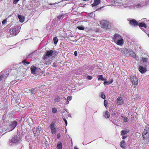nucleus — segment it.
<instances>
[{
	"instance_id": "1",
	"label": "nucleus",
	"mask_w": 149,
	"mask_h": 149,
	"mask_svg": "<svg viewBox=\"0 0 149 149\" xmlns=\"http://www.w3.org/2000/svg\"><path fill=\"white\" fill-rule=\"evenodd\" d=\"M22 137L17 134L13 137L9 141V144L12 146L14 144H17L21 141Z\"/></svg>"
},
{
	"instance_id": "2",
	"label": "nucleus",
	"mask_w": 149,
	"mask_h": 149,
	"mask_svg": "<svg viewBox=\"0 0 149 149\" xmlns=\"http://www.w3.org/2000/svg\"><path fill=\"white\" fill-rule=\"evenodd\" d=\"M143 137L145 139L149 138V125H147L145 127L143 133Z\"/></svg>"
},
{
	"instance_id": "3",
	"label": "nucleus",
	"mask_w": 149,
	"mask_h": 149,
	"mask_svg": "<svg viewBox=\"0 0 149 149\" xmlns=\"http://www.w3.org/2000/svg\"><path fill=\"white\" fill-rule=\"evenodd\" d=\"M121 53L124 55H130L133 57H135L136 54L135 53L132 51H128L127 50L124 49V51H121Z\"/></svg>"
},
{
	"instance_id": "4",
	"label": "nucleus",
	"mask_w": 149,
	"mask_h": 149,
	"mask_svg": "<svg viewBox=\"0 0 149 149\" xmlns=\"http://www.w3.org/2000/svg\"><path fill=\"white\" fill-rule=\"evenodd\" d=\"M31 72L32 73L36 75L38 74V73H39L41 70L40 68L33 66H31Z\"/></svg>"
},
{
	"instance_id": "5",
	"label": "nucleus",
	"mask_w": 149,
	"mask_h": 149,
	"mask_svg": "<svg viewBox=\"0 0 149 149\" xmlns=\"http://www.w3.org/2000/svg\"><path fill=\"white\" fill-rule=\"evenodd\" d=\"M130 80L132 82L135 86H137L138 84V80L135 75H132L130 77Z\"/></svg>"
},
{
	"instance_id": "6",
	"label": "nucleus",
	"mask_w": 149,
	"mask_h": 149,
	"mask_svg": "<svg viewBox=\"0 0 149 149\" xmlns=\"http://www.w3.org/2000/svg\"><path fill=\"white\" fill-rule=\"evenodd\" d=\"M55 51H53L52 50H48L46 52V54L44 55L43 59L44 60H45L47 57H50L52 56L53 53L55 52Z\"/></svg>"
},
{
	"instance_id": "7",
	"label": "nucleus",
	"mask_w": 149,
	"mask_h": 149,
	"mask_svg": "<svg viewBox=\"0 0 149 149\" xmlns=\"http://www.w3.org/2000/svg\"><path fill=\"white\" fill-rule=\"evenodd\" d=\"M100 24L102 28L106 29L108 27L109 22L108 21L103 20L100 21Z\"/></svg>"
},
{
	"instance_id": "8",
	"label": "nucleus",
	"mask_w": 149,
	"mask_h": 149,
	"mask_svg": "<svg viewBox=\"0 0 149 149\" xmlns=\"http://www.w3.org/2000/svg\"><path fill=\"white\" fill-rule=\"evenodd\" d=\"M9 33L10 35L13 36H16L18 33V31L16 30V28L10 29L9 31Z\"/></svg>"
},
{
	"instance_id": "9",
	"label": "nucleus",
	"mask_w": 149,
	"mask_h": 149,
	"mask_svg": "<svg viewBox=\"0 0 149 149\" xmlns=\"http://www.w3.org/2000/svg\"><path fill=\"white\" fill-rule=\"evenodd\" d=\"M116 103L119 105H121L124 103V101L122 97H118L116 100Z\"/></svg>"
},
{
	"instance_id": "10",
	"label": "nucleus",
	"mask_w": 149,
	"mask_h": 149,
	"mask_svg": "<svg viewBox=\"0 0 149 149\" xmlns=\"http://www.w3.org/2000/svg\"><path fill=\"white\" fill-rule=\"evenodd\" d=\"M129 24L133 26H136L138 25V22L134 19H132L130 20Z\"/></svg>"
},
{
	"instance_id": "11",
	"label": "nucleus",
	"mask_w": 149,
	"mask_h": 149,
	"mask_svg": "<svg viewBox=\"0 0 149 149\" xmlns=\"http://www.w3.org/2000/svg\"><path fill=\"white\" fill-rule=\"evenodd\" d=\"M122 38V37L121 36L119 35L118 34L115 33L113 36V40L114 41L116 42L120 39L121 38Z\"/></svg>"
},
{
	"instance_id": "12",
	"label": "nucleus",
	"mask_w": 149,
	"mask_h": 149,
	"mask_svg": "<svg viewBox=\"0 0 149 149\" xmlns=\"http://www.w3.org/2000/svg\"><path fill=\"white\" fill-rule=\"evenodd\" d=\"M17 121H14L12 122L10 125V127L11 129V130H12L14 129L16 127L17 125Z\"/></svg>"
},
{
	"instance_id": "13",
	"label": "nucleus",
	"mask_w": 149,
	"mask_h": 149,
	"mask_svg": "<svg viewBox=\"0 0 149 149\" xmlns=\"http://www.w3.org/2000/svg\"><path fill=\"white\" fill-rule=\"evenodd\" d=\"M139 71L142 74L146 72L147 70L146 68H144L142 66H140L139 68Z\"/></svg>"
},
{
	"instance_id": "14",
	"label": "nucleus",
	"mask_w": 149,
	"mask_h": 149,
	"mask_svg": "<svg viewBox=\"0 0 149 149\" xmlns=\"http://www.w3.org/2000/svg\"><path fill=\"white\" fill-rule=\"evenodd\" d=\"M116 44L118 45H122L123 43V37L116 41Z\"/></svg>"
},
{
	"instance_id": "15",
	"label": "nucleus",
	"mask_w": 149,
	"mask_h": 149,
	"mask_svg": "<svg viewBox=\"0 0 149 149\" xmlns=\"http://www.w3.org/2000/svg\"><path fill=\"white\" fill-rule=\"evenodd\" d=\"M100 3V0H94V3L92 4V5L93 6H95L98 5Z\"/></svg>"
},
{
	"instance_id": "16",
	"label": "nucleus",
	"mask_w": 149,
	"mask_h": 149,
	"mask_svg": "<svg viewBox=\"0 0 149 149\" xmlns=\"http://www.w3.org/2000/svg\"><path fill=\"white\" fill-rule=\"evenodd\" d=\"M18 17L19 19L20 22H23L24 21V18L23 16L21 15H18Z\"/></svg>"
},
{
	"instance_id": "17",
	"label": "nucleus",
	"mask_w": 149,
	"mask_h": 149,
	"mask_svg": "<svg viewBox=\"0 0 149 149\" xmlns=\"http://www.w3.org/2000/svg\"><path fill=\"white\" fill-rule=\"evenodd\" d=\"M138 25L140 28L143 27L145 28H146L147 27L146 24L144 23H139L138 24Z\"/></svg>"
},
{
	"instance_id": "18",
	"label": "nucleus",
	"mask_w": 149,
	"mask_h": 149,
	"mask_svg": "<svg viewBox=\"0 0 149 149\" xmlns=\"http://www.w3.org/2000/svg\"><path fill=\"white\" fill-rule=\"evenodd\" d=\"M51 60L48 59L45 61L44 63L47 65H49L51 64Z\"/></svg>"
},
{
	"instance_id": "19",
	"label": "nucleus",
	"mask_w": 149,
	"mask_h": 149,
	"mask_svg": "<svg viewBox=\"0 0 149 149\" xmlns=\"http://www.w3.org/2000/svg\"><path fill=\"white\" fill-rule=\"evenodd\" d=\"M106 118H109L110 117V114L108 111H106L104 116Z\"/></svg>"
},
{
	"instance_id": "20",
	"label": "nucleus",
	"mask_w": 149,
	"mask_h": 149,
	"mask_svg": "<svg viewBox=\"0 0 149 149\" xmlns=\"http://www.w3.org/2000/svg\"><path fill=\"white\" fill-rule=\"evenodd\" d=\"M125 141L123 140L120 143V146L123 148H125Z\"/></svg>"
},
{
	"instance_id": "21",
	"label": "nucleus",
	"mask_w": 149,
	"mask_h": 149,
	"mask_svg": "<svg viewBox=\"0 0 149 149\" xmlns=\"http://www.w3.org/2000/svg\"><path fill=\"white\" fill-rule=\"evenodd\" d=\"M51 132L52 134H56V127L51 129Z\"/></svg>"
},
{
	"instance_id": "22",
	"label": "nucleus",
	"mask_w": 149,
	"mask_h": 149,
	"mask_svg": "<svg viewBox=\"0 0 149 149\" xmlns=\"http://www.w3.org/2000/svg\"><path fill=\"white\" fill-rule=\"evenodd\" d=\"M22 63L25 66H28V64L30 63L29 62L26 61V60L24 59L22 61Z\"/></svg>"
},
{
	"instance_id": "23",
	"label": "nucleus",
	"mask_w": 149,
	"mask_h": 149,
	"mask_svg": "<svg viewBox=\"0 0 149 149\" xmlns=\"http://www.w3.org/2000/svg\"><path fill=\"white\" fill-rule=\"evenodd\" d=\"M128 131L126 130H122L121 132V134L122 135H124L128 133Z\"/></svg>"
},
{
	"instance_id": "24",
	"label": "nucleus",
	"mask_w": 149,
	"mask_h": 149,
	"mask_svg": "<svg viewBox=\"0 0 149 149\" xmlns=\"http://www.w3.org/2000/svg\"><path fill=\"white\" fill-rule=\"evenodd\" d=\"M55 124V122L52 121L50 125H49V127L50 129L55 128L54 127Z\"/></svg>"
},
{
	"instance_id": "25",
	"label": "nucleus",
	"mask_w": 149,
	"mask_h": 149,
	"mask_svg": "<svg viewBox=\"0 0 149 149\" xmlns=\"http://www.w3.org/2000/svg\"><path fill=\"white\" fill-rule=\"evenodd\" d=\"M97 77L98 78V81H99L100 80L104 81L105 80V79L103 77L102 75H98Z\"/></svg>"
},
{
	"instance_id": "26",
	"label": "nucleus",
	"mask_w": 149,
	"mask_h": 149,
	"mask_svg": "<svg viewBox=\"0 0 149 149\" xmlns=\"http://www.w3.org/2000/svg\"><path fill=\"white\" fill-rule=\"evenodd\" d=\"M57 148L58 149H62V143L60 142L59 143H58L57 146Z\"/></svg>"
},
{
	"instance_id": "27",
	"label": "nucleus",
	"mask_w": 149,
	"mask_h": 149,
	"mask_svg": "<svg viewBox=\"0 0 149 149\" xmlns=\"http://www.w3.org/2000/svg\"><path fill=\"white\" fill-rule=\"evenodd\" d=\"M53 41H54V43L55 44H56L58 42V40L57 38L56 37H54L53 38Z\"/></svg>"
},
{
	"instance_id": "28",
	"label": "nucleus",
	"mask_w": 149,
	"mask_h": 149,
	"mask_svg": "<svg viewBox=\"0 0 149 149\" xmlns=\"http://www.w3.org/2000/svg\"><path fill=\"white\" fill-rule=\"evenodd\" d=\"M35 88H32L30 90V91L31 92V95L32 94H35L36 93L35 92Z\"/></svg>"
},
{
	"instance_id": "29",
	"label": "nucleus",
	"mask_w": 149,
	"mask_h": 149,
	"mask_svg": "<svg viewBox=\"0 0 149 149\" xmlns=\"http://www.w3.org/2000/svg\"><path fill=\"white\" fill-rule=\"evenodd\" d=\"M60 98L59 97L57 96L55 97L54 99V101L56 102H58L60 101Z\"/></svg>"
},
{
	"instance_id": "30",
	"label": "nucleus",
	"mask_w": 149,
	"mask_h": 149,
	"mask_svg": "<svg viewBox=\"0 0 149 149\" xmlns=\"http://www.w3.org/2000/svg\"><path fill=\"white\" fill-rule=\"evenodd\" d=\"M101 97L104 99L106 98V96L105 95L104 93V92H102L101 94Z\"/></svg>"
},
{
	"instance_id": "31",
	"label": "nucleus",
	"mask_w": 149,
	"mask_h": 149,
	"mask_svg": "<svg viewBox=\"0 0 149 149\" xmlns=\"http://www.w3.org/2000/svg\"><path fill=\"white\" fill-rule=\"evenodd\" d=\"M52 112L53 113H55L57 112V110L56 109L55 107L53 108L52 109Z\"/></svg>"
},
{
	"instance_id": "32",
	"label": "nucleus",
	"mask_w": 149,
	"mask_h": 149,
	"mask_svg": "<svg viewBox=\"0 0 149 149\" xmlns=\"http://www.w3.org/2000/svg\"><path fill=\"white\" fill-rule=\"evenodd\" d=\"M104 106H105V107H107L108 106H107V104H108V101L106 100H104Z\"/></svg>"
},
{
	"instance_id": "33",
	"label": "nucleus",
	"mask_w": 149,
	"mask_h": 149,
	"mask_svg": "<svg viewBox=\"0 0 149 149\" xmlns=\"http://www.w3.org/2000/svg\"><path fill=\"white\" fill-rule=\"evenodd\" d=\"M77 28L80 30H83L84 29V27L82 26H78Z\"/></svg>"
},
{
	"instance_id": "34",
	"label": "nucleus",
	"mask_w": 149,
	"mask_h": 149,
	"mask_svg": "<svg viewBox=\"0 0 149 149\" xmlns=\"http://www.w3.org/2000/svg\"><path fill=\"white\" fill-rule=\"evenodd\" d=\"M36 132L37 133H40V131L41 130V128L40 127H39L38 126L37 128H36Z\"/></svg>"
},
{
	"instance_id": "35",
	"label": "nucleus",
	"mask_w": 149,
	"mask_h": 149,
	"mask_svg": "<svg viewBox=\"0 0 149 149\" xmlns=\"http://www.w3.org/2000/svg\"><path fill=\"white\" fill-rule=\"evenodd\" d=\"M142 59L144 63L145 62L146 63H148L147 60V58H142Z\"/></svg>"
},
{
	"instance_id": "36",
	"label": "nucleus",
	"mask_w": 149,
	"mask_h": 149,
	"mask_svg": "<svg viewBox=\"0 0 149 149\" xmlns=\"http://www.w3.org/2000/svg\"><path fill=\"white\" fill-rule=\"evenodd\" d=\"M128 120V118L126 117H125L124 118V121L125 122H126Z\"/></svg>"
},
{
	"instance_id": "37",
	"label": "nucleus",
	"mask_w": 149,
	"mask_h": 149,
	"mask_svg": "<svg viewBox=\"0 0 149 149\" xmlns=\"http://www.w3.org/2000/svg\"><path fill=\"white\" fill-rule=\"evenodd\" d=\"M113 80H111L110 81H109L106 82L107 83V85H109L111 83L113 82Z\"/></svg>"
},
{
	"instance_id": "38",
	"label": "nucleus",
	"mask_w": 149,
	"mask_h": 149,
	"mask_svg": "<svg viewBox=\"0 0 149 149\" xmlns=\"http://www.w3.org/2000/svg\"><path fill=\"white\" fill-rule=\"evenodd\" d=\"M87 78L88 79L91 80L93 78V77L91 76L88 75Z\"/></svg>"
},
{
	"instance_id": "39",
	"label": "nucleus",
	"mask_w": 149,
	"mask_h": 149,
	"mask_svg": "<svg viewBox=\"0 0 149 149\" xmlns=\"http://www.w3.org/2000/svg\"><path fill=\"white\" fill-rule=\"evenodd\" d=\"M4 77V75H1L0 76V81H1L3 79Z\"/></svg>"
},
{
	"instance_id": "40",
	"label": "nucleus",
	"mask_w": 149,
	"mask_h": 149,
	"mask_svg": "<svg viewBox=\"0 0 149 149\" xmlns=\"http://www.w3.org/2000/svg\"><path fill=\"white\" fill-rule=\"evenodd\" d=\"M45 144L46 147H47L49 146V144H48V141H46V140H45Z\"/></svg>"
},
{
	"instance_id": "41",
	"label": "nucleus",
	"mask_w": 149,
	"mask_h": 149,
	"mask_svg": "<svg viewBox=\"0 0 149 149\" xmlns=\"http://www.w3.org/2000/svg\"><path fill=\"white\" fill-rule=\"evenodd\" d=\"M19 0H14L13 2V3L14 4H16Z\"/></svg>"
},
{
	"instance_id": "42",
	"label": "nucleus",
	"mask_w": 149,
	"mask_h": 149,
	"mask_svg": "<svg viewBox=\"0 0 149 149\" xmlns=\"http://www.w3.org/2000/svg\"><path fill=\"white\" fill-rule=\"evenodd\" d=\"M61 136V135L60 133H58L57 134V137L58 139L60 138Z\"/></svg>"
},
{
	"instance_id": "43",
	"label": "nucleus",
	"mask_w": 149,
	"mask_h": 149,
	"mask_svg": "<svg viewBox=\"0 0 149 149\" xmlns=\"http://www.w3.org/2000/svg\"><path fill=\"white\" fill-rule=\"evenodd\" d=\"M72 99V96H68L67 97V100H71Z\"/></svg>"
},
{
	"instance_id": "44",
	"label": "nucleus",
	"mask_w": 149,
	"mask_h": 149,
	"mask_svg": "<svg viewBox=\"0 0 149 149\" xmlns=\"http://www.w3.org/2000/svg\"><path fill=\"white\" fill-rule=\"evenodd\" d=\"M63 15H59V16H58V17H57V18L59 19H60L61 18V17H62V16Z\"/></svg>"
},
{
	"instance_id": "45",
	"label": "nucleus",
	"mask_w": 149,
	"mask_h": 149,
	"mask_svg": "<svg viewBox=\"0 0 149 149\" xmlns=\"http://www.w3.org/2000/svg\"><path fill=\"white\" fill-rule=\"evenodd\" d=\"M15 102H16V103H17V104H19V100H16L15 101Z\"/></svg>"
},
{
	"instance_id": "46",
	"label": "nucleus",
	"mask_w": 149,
	"mask_h": 149,
	"mask_svg": "<svg viewBox=\"0 0 149 149\" xmlns=\"http://www.w3.org/2000/svg\"><path fill=\"white\" fill-rule=\"evenodd\" d=\"M74 54L75 56H77V51H75L74 52Z\"/></svg>"
},
{
	"instance_id": "47",
	"label": "nucleus",
	"mask_w": 149,
	"mask_h": 149,
	"mask_svg": "<svg viewBox=\"0 0 149 149\" xmlns=\"http://www.w3.org/2000/svg\"><path fill=\"white\" fill-rule=\"evenodd\" d=\"M64 120L65 121V123L66 125H67L68 124V122L67 120L65 119H64Z\"/></svg>"
},
{
	"instance_id": "48",
	"label": "nucleus",
	"mask_w": 149,
	"mask_h": 149,
	"mask_svg": "<svg viewBox=\"0 0 149 149\" xmlns=\"http://www.w3.org/2000/svg\"><path fill=\"white\" fill-rule=\"evenodd\" d=\"M6 20L5 19L3 20L2 21V24H5V23L6 22Z\"/></svg>"
},
{
	"instance_id": "49",
	"label": "nucleus",
	"mask_w": 149,
	"mask_h": 149,
	"mask_svg": "<svg viewBox=\"0 0 149 149\" xmlns=\"http://www.w3.org/2000/svg\"><path fill=\"white\" fill-rule=\"evenodd\" d=\"M126 137V136H123L122 137V138L123 139H125Z\"/></svg>"
},
{
	"instance_id": "50",
	"label": "nucleus",
	"mask_w": 149,
	"mask_h": 149,
	"mask_svg": "<svg viewBox=\"0 0 149 149\" xmlns=\"http://www.w3.org/2000/svg\"><path fill=\"white\" fill-rule=\"evenodd\" d=\"M141 6V4L140 3L138 4L137 5V6Z\"/></svg>"
},
{
	"instance_id": "51",
	"label": "nucleus",
	"mask_w": 149,
	"mask_h": 149,
	"mask_svg": "<svg viewBox=\"0 0 149 149\" xmlns=\"http://www.w3.org/2000/svg\"><path fill=\"white\" fill-rule=\"evenodd\" d=\"M74 149H79V148H77L76 146H75L74 147Z\"/></svg>"
},
{
	"instance_id": "52",
	"label": "nucleus",
	"mask_w": 149,
	"mask_h": 149,
	"mask_svg": "<svg viewBox=\"0 0 149 149\" xmlns=\"http://www.w3.org/2000/svg\"><path fill=\"white\" fill-rule=\"evenodd\" d=\"M84 1H89L90 0H83Z\"/></svg>"
},
{
	"instance_id": "53",
	"label": "nucleus",
	"mask_w": 149,
	"mask_h": 149,
	"mask_svg": "<svg viewBox=\"0 0 149 149\" xmlns=\"http://www.w3.org/2000/svg\"><path fill=\"white\" fill-rule=\"evenodd\" d=\"M148 37H149V34H148Z\"/></svg>"
},
{
	"instance_id": "54",
	"label": "nucleus",
	"mask_w": 149,
	"mask_h": 149,
	"mask_svg": "<svg viewBox=\"0 0 149 149\" xmlns=\"http://www.w3.org/2000/svg\"><path fill=\"white\" fill-rule=\"evenodd\" d=\"M121 117H123V116H121Z\"/></svg>"
}]
</instances>
